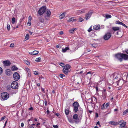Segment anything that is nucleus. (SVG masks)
I'll return each mask as SVG.
<instances>
[{
	"mask_svg": "<svg viewBox=\"0 0 128 128\" xmlns=\"http://www.w3.org/2000/svg\"><path fill=\"white\" fill-rule=\"evenodd\" d=\"M65 75L63 74H60V76L62 78L63 77L65 76Z\"/></svg>",
	"mask_w": 128,
	"mask_h": 128,
	"instance_id": "58836bf2",
	"label": "nucleus"
},
{
	"mask_svg": "<svg viewBox=\"0 0 128 128\" xmlns=\"http://www.w3.org/2000/svg\"><path fill=\"white\" fill-rule=\"evenodd\" d=\"M122 54L118 53L115 55V58L119 60L120 62L122 61Z\"/></svg>",
	"mask_w": 128,
	"mask_h": 128,
	"instance_id": "423d86ee",
	"label": "nucleus"
},
{
	"mask_svg": "<svg viewBox=\"0 0 128 128\" xmlns=\"http://www.w3.org/2000/svg\"><path fill=\"white\" fill-rule=\"evenodd\" d=\"M21 126L22 127H23L24 126V124L23 123H22L21 124Z\"/></svg>",
	"mask_w": 128,
	"mask_h": 128,
	"instance_id": "0e129e2a",
	"label": "nucleus"
},
{
	"mask_svg": "<svg viewBox=\"0 0 128 128\" xmlns=\"http://www.w3.org/2000/svg\"><path fill=\"white\" fill-rule=\"evenodd\" d=\"M38 51L36 50H34L32 52H29V54H30L36 55L38 54Z\"/></svg>",
	"mask_w": 128,
	"mask_h": 128,
	"instance_id": "4468645a",
	"label": "nucleus"
},
{
	"mask_svg": "<svg viewBox=\"0 0 128 128\" xmlns=\"http://www.w3.org/2000/svg\"><path fill=\"white\" fill-rule=\"evenodd\" d=\"M18 69V68L15 65L12 66L11 68V70L12 71L16 70Z\"/></svg>",
	"mask_w": 128,
	"mask_h": 128,
	"instance_id": "5701e85b",
	"label": "nucleus"
},
{
	"mask_svg": "<svg viewBox=\"0 0 128 128\" xmlns=\"http://www.w3.org/2000/svg\"><path fill=\"white\" fill-rule=\"evenodd\" d=\"M90 49H86L84 52V53L82 54V56L84 54H85L86 53H87V52H90Z\"/></svg>",
	"mask_w": 128,
	"mask_h": 128,
	"instance_id": "cd10ccee",
	"label": "nucleus"
},
{
	"mask_svg": "<svg viewBox=\"0 0 128 128\" xmlns=\"http://www.w3.org/2000/svg\"><path fill=\"white\" fill-rule=\"evenodd\" d=\"M111 34L110 32H108L104 36V39L105 40H108L111 37Z\"/></svg>",
	"mask_w": 128,
	"mask_h": 128,
	"instance_id": "0eeeda50",
	"label": "nucleus"
},
{
	"mask_svg": "<svg viewBox=\"0 0 128 128\" xmlns=\"http://www.w3.org/2000/svg\"><path fill=\"white\" fill-rule=\"evenodd\" d=\"M109 106V104L108 103H106L105 105V106L106 108L108 107Z\"/></svg>",
	"mask_w": 128,
	"mask_h": 128,
	"instance_id": "5fc2aeb1",
	"label": "nucleus"
},
{
	"mask_svg": "<svg viewBox=\"0 0 128 128\" xmlns=\"http://www.w3.org/2000/svg\"><path fill=\"white\" fill-rule=\"evenodd\" d=\"M59 64L62 67H64L65 66L64 64L62 62H60Z\"/></svg>",
	"mask_w": 128,
	"mask_h": 128,
	"instance_id": "4c0bfd02",
	"label": "nucleus"
},
{
	"mask_svg": "<svg viewBox=\"0 0 128 128\" xmlns=\"http://www.w3.org/2000/svg\"><path fill=\"white\" fill-rule=\"evenodd\" d=\"M7 29L8 30H9L10 28V27L9 24H8L7 26Z\"/></svg>",
	"mask_w": 128,
	"mask_h": 128,
	"instance_id": "a19ab883",
	"label": "nucleus"
},
{
	"mask_svg": "<svg viewBox=\"0 0 128 128\" xmlns=\"http://www.w3.org/2000/svg\"><path fill=\"white\" fill-rule=\"evenodd\" d=\"M122 60L123 59L125 60H127L128 59V55L126 54H122Z\"/></svg>",
	"mask_w": 128,
	"mask_h": 128,
	"instance_id": "f8f14e48",
	"label": "nucleus"
},
{
	"mask_svg": "<svg viewBox=\"0 0 128 128\" xmlns=\"http://www.w3.org/2000/svg\"><path fill=\"white\" fill-rule=\"evenodd\" d=\"M2 72V69L1 67H0V75L1 74Z\"/></svg>",
	"mask_w": 128,
	"mask_h": 128,
	"instance_id": "37998d69",
	"label": "nucleus"
},
{
	"mask_svg": "<svg viewBox=\"0 0 128 128\" xmlns=\"http://www.w3.org/2000/svg\"><path fill=\"white\" fill-rule=\"evenodd\" d=\"M53 127L54 128H58V126L57 125H53Z\"/></svg>",
	"mask_w": 128,
	"mask_h": 128,
	"instance_id": "79ce46f5",
	"label": "nucleus"
},
{
	"mask_svg": "<svg viewBox=\"0 0 128 128\" xmlns=\"http://www.w3.org/2000/svg\"><path fill=\"white\" fill-rule=\"evenodd\" d=\"M15 18H14L13 17L12 18V24H14L15 23Z\"/></svg>",
	"mask_w": 128,
	"mask_h": 128,
	"instance_id": "473e14b6",
	"label": "nucleus"
},
{
	"mask_svg": "<svg viewBox=\"0 0 128 128\" xmlns=\"http://www.w3.org/2000/svg\"><path fill=\"white\" fill-rule=\"evenodd\" d=\"M25 63L28 65H30V62L27 60H25L24 61Z\"/></svg>",
	"mask_w": 128,
	"mask_h": 128,
	"instance_id": "e433bc0d",
	"label": "nucleus"
},
{
	"mask_svg": "<svg viewBox=\"0 0 128 128\" xmlns=\"http://www.w3.org/2000/svg\"><path fill=\"white\" fill-rule=\"evenodd\" d=\"M101 109H104V104L101 106Z\"/></svg>",
	"mask_w": 128,
	"mask_h": 128,
	"instance_id": "c03bdc74",
	"label": "nucleus"
},
{
	"mask_svg": "<svg viewBox=\"0 0 128 128\" xmlns=\"http://www.w3.org/2000/svg\"><path fill=\"white\" fill-rule=\"evenodd\" d=\"M78 115H80V116H79L80 117V116H82V114L83 111L82 110H80L78 111Z\"/></svg>",
	"mask_w": 128,
	"mask_h": 128,
	"instance_id": "a878e982",
	"label": "nucleus"
},
{
	"mask_svg": "<svg viewBox=\"0 0 128 128\" xmlns=\"http://www.w3.org/2000/svg\"><path fill=\"white\" fill-rule=\"evenodd\" d=\"M105 17L106 18L108 19V18H111L112 17V16L110 15H108V14H107L106 15Z\"/></svg>",
	"mask_w": 128,
	"mask_h": 128,
	"instance_id": "c756f323",
	"label": "nucleus"
},
{
	"mask_svg": "<svg viewBox=\"0 0 128 128\" xmlns=\"http://www.w3.org/2000/svg\"><path fill=\"white\" fill-rule=\"evenodd\" d=\"M90 74L91 75H92V73L90 72H87V73L86 74Z\"/></svg>",
	"mask_w": 128,
	"mask_h": 128,
	"instance_id": "6e6d98bb",
	"label": "nucleus"
},
{
	"mask_svg": "<svg viewBox=\"0 0 128 128\" xmlns=\"http://www.w3.org/2000/svg\"><path fill=\"white\" fill-rule=\"evenodd\" d=\"M44 104H45L46 106H47V101H46V100L45 101Z\"/></svg>",
	"mask_w": 128,
	"mask_h": 128,
	"instance_id": "052dcab7",
	"label": "nucleus"
},
{
	"mask_svg": "<svg viewBox=\"0 0 128 128\" xmlns=\"http://www.w3.org/2000/svg\"><path fill=\"white\" fill-rule=\"evenodd\" d=\"M85 12V11L84 10H83L81 11L80 13L81 14H83Z\"/></svg>",
	"mask_w": 128,
	"mask_h": 128,
	"instance_id": "69168bd1",
	"label": "nucleus"
},
{
	"mask_svg": "<svg viewBox=\"0 0 128 128\" xmlns=\"http://www.w3.org/2000/svg\"><path fill=\"white\" fill-rule=\"evenodd\" d=\"M11 87L12 88L14 89H18V84L16 81H13L11 84Z\"/></svg>",
	"mask_w": 128,
	"mask_h": 128,
	"instance_id": "20e7f679",
	"label": "nucleus"
},
{
	"mask_svg": "<svg viewBox=\"0 0 128 128\" xmlns=\"http://www.w3.org/2000/svg\"><path fill=\"white\" fill-rule=\"evenodd\" d=\"M1 96L2 99L5 100H7L9 98V95L7 92H4L1 94Z\"/></svg>",
	"mask_w": 128,
	"mask_h": 128,
	"instance_id": "f03ea898",
	"label": "nucleus"
},
{
	"mask_svg": "<svg viewBox=\"0 0 128 128\" xmlns=\"http://www.w3.org/2000/svg\"><path fill=\"white\" fill-rule=\"evenodd\" d=\"M35 61L37 62H40L41 61V58H36L35 60Z\"/></svg>",
	"mask_w": 128,
	"mask_h": 128,
	"instance_id": "c85d7f7f",
	"label": "nucleus"
},
{
	"mask_svg": "<svg viewBox=\"0 0 128 128\" xmlns=\"http://www.w3.org/2000/svg\"><path fill=\"white\" fill-rule=\"evenodd\" d=\"M62 71L66 75H67L68 72H69V70L66 69H63Z\"/></svg>",
	"mask_w": 128,
	"mask_h": 128,
	"instance_id": "6ab92c4d",
	"label": "nucleus"
},
{
	"mask_svg": "<svg viewBox=\"0 0 128 128\" xmlns=\"http://www.w3.org/2000/svg\"><path fill=\"white\" fill-rule=\"evenodd\" d=\"M92 13V12H88V14L86 15L85 18L86 20L90 18Z\"/></svg>",
	"mask_w": 128,
	"mask_h": 128,
	"instance_id": "9b49d317",
	"label": "nucleus"
},
{
	"mask_svg": "<svg viewBox=\"0 0 128 128\" xmlns=\"http://www.w3.org/2000/svg\"><path fill=\"white\" fill-rule=\"evenodd\" d=\"M46 16H45V18L46 20H48L50 15L51 12L50 10H48L46 11Z\"/></svg>",
	"mask_w": 128,
	"mask_h": 128,
	"instance_id": "1a4fd4ad",
	"label": "nucleus"
},
{
	"mask_svg": "<svg viewBox=\"0 0 128 128\" xmlns=\"http://www.w3.org/2000/svg\"><path fill=\"white\" fill-rule=\"evenodd\" d=\"M29 34H26V35L25 36V39H26V40H27L29 39Z\"/></svg>",
	"mask_w": 128,
	"mask_h": 128,
	"instance_id": "2f4dec72",
	"label": "nucleus"
},
{
	"mask_svg": "<svg viewBox=\"0 0 128 128\" xmlns=\"http://www.w3.org/2000/svg\"><path fill=\"white\" fill-rule=\"evenodd\" d=\"M26 70L28 72V73H29V72H30V70L28 68H27Z\"/></svg>",
	"mask_w": 128,
	"mask_h": 128,
	"instance_id": "4d7b16f0",
	"label": "nucleus"
},
{
	"mask_svg": "<svg viewBox=\"0 0 128 128\" xmlns=\"http://www.w3.org/2000/svg\"><path fill=\"white\" fill-rule=\"evenodd\" d=\"M13 77L14 79L16 81L18 80L20 78L19 74L16 72H15L14 73Z\"/></svg>",
	"mask_w": 128,
	"mask_h": 128,
	"instance_id": "39448f33",
	"label": "nucleus"
},
{
	"mask_svg": "<svg viewBox=\"0 0 128 128\" xmlns=\"http://www.w3.org/2000/svg\"><path fill=\"white\" fill-rule=\"evenodd\" d=\"M96 124H98L99 125V126H101V125H100V122L99 121H98L97 123H96Z\"/></svg>",
	"mask_w": 128,
	"mask_h": 128,
	"instance_id": "13d9d810",
	"label": "nucleus"
},
{
	"mask_svg": "<svg viewBox=\"0 0 128 128\" xmlns=\"http://www.w3.org/2000/svg\"><path fill=\"white\" fill-rule=\"evenodd\" d=\"M79 20L80 22H82L84 20L82 18H79Z\"/></svg>",
	"mask_w": 128,
	"mask_h": 128,
	"instance_id": "de8ad7c7",
	"label": "nucleus"
},
{
	"mask_svg": "<svg viewBox=\"0 0 128 128\" xmlns=\"http://www.w3.org/2000/svg\"><path fill=\"white\" fill-rule=\"evenodd\" d=\"M102 96L104 99L106 98L107 94L106 92H102Z\"/></svg>",
	"mask_w": 128,
	"mask_h": 128,
	"instance_id": "dca6fc26",
	"label": "nucleus"
},
{
	"mask_svg": "<svg viewBox=\"0 0 128 128\" xmlns=\"http://www.w3.org/2000/svg\"><path fill=\"white\" fill-rule=\"evenodd\" d=\"M9 70L7 69L6 70V74L8 75H10V71H8V70Z\"/></svg>",
	"mask_w": 128,
	"mask_h": 128,
	"instance_id": "c9c22d12",
	"label": "nucleus"
},
{
	"mask_svg": "<svg viewBox=\"0 0 128 128\" xmlns=\"http://www.w3.org/2000/svg\"><path fill=\"white\" fill-rule=\"evenodd\" d=\"M46 10V8L45 6H42L38 10V13L40 16H41L44 13Z\"/></svg>",
	"mask_w": 128,
	"mask_h": 128,
	"instance_id": "7ed1b4c3",
	"label": "nucleus"
},
{
	"mask_svg": "<svg viewBox=\"0 0 128 128\" xmlns=\"http://www.w3.org/2000/svg\"><path fill=\"white\" fill-rule=\"evenodd\" d=\"M75 20V19H74L73 18H72L69 19L68 21L70 22L71 21H73Z\"/></svg>",
	"mask_w": 128,
	"mask_h": 128,
	"instance_id": "f704fd0d",
	"label": "nucleus"
},
{
	"mask_svg": "<svg viewBox=\"0 0 128 128\" xmlns=\"http://www.w3.org/2000/svg\"><path fill=\"white\" fill-rule=\"evenodd\" d=\"M30 126H29L28 127L29 128H34V127L33 126H30Z\"/></svg>",
	"mask_w": 128,
	"mask_h": 128,
	"instance_id": "e2e57ef3",
	"label": "nucleus"
},
{
	"mask_svg": "<svg viewBox=\"0 0 128 128\" xmlns=\"http://www.w3.org/2000/svg\"><path fill=\"white\" fill-rule=\"evenodd\" d=\"M65 13H63L61 15H60V20L62 19L63 18H64L65 16Z\"/></svg>",
	"mask_w": 128,
	"mask_h": 128,
	"instance_id": "4be33fe9",
	"label": "nucleus"
},
{
	"mask_svg": "<svg viewBox=\"0 0 128 128\" xmlns=\"http://www.w3.org/2000/svg\"><path fill=\"white\" fill-rule=\"evenodd\" d=\"M62 52H66V51L69 50V48L68 47H67L64 48H62Z\"/></svg>",
	"mask_w": 128,
	"mask_h": 128,
	"instance_id": "b1692460",
	"label": "nucleus"
},
{
	"mask_svg": "<svg viewBox=\"0 0 128 128\" xmlns=\"http://www.w3.org/2000/svg\"><path fill=\"white\" fill-rule=\"evenodd\" d=\"M73 118L74 119L75 122L76 123H78L80 121L79 118H78V115L77 114H74L73 116Z\"/></svg>",
	"mask_w": 128,
	"mask_h": 128,
	"instance_id": "6e6552de",
	"label": "nucleus"
},
{
	"mask_svg": "<svg viewBox=\"0 0 128 128\" xmlns=\"http://www.w3.org/2000/svg\"><path fill=\"white\" fill-rule=\"evenodd\" d=\"M72 106L74 107V110L75 113H76L78 111V108L80 106L79 103L77 102H74L73 103Z\"/></svg>",
	"mask_w": 128,
	"mask_h": 128,
	"instance_id": "f257e3e1",
	"label": "nucleus"
},
{
	"mask_svg": "<svg viewBox=\"0 0 128 128\" xmlns=\"http://www.w3.org/2000/svg\"><path fill=\"white\" fill-rule=\"evenodd\" d=\"M6 116H4V117H2L1 119L0 120H2L6 118Z\"/></svg>",
	"mask_w": 128,
	"mask_h": 128,
	"instance_id": "603ef678",
	"label": "nucleus"
},
{
	"mask_svg": "<svg viewBox=\"0 0 128 128\" xmlns=\"http://www.w3.org/2000/svg\"><path fill=\"white\" fill-rule=\"evenodd\" d=\"M77 28H72L69 30V32L72 34H74V31L76 30Z\"/></svg>",
	"mask_w": 128,
	"mask_h": 128,
	"instance_id": "f3484780",
	"label": "nucleus"
},
{
	"mask_svg": "<svg viewBox=\"0 0 128 128\" xmlns=\"http://www.w3.org/2000/svg\"><path fill=\"white\" fill-rule=\"evenodd\" d=\"M39 21L41 22L42 23H43L44 22V19L41 17H39L38 18Z\"/></svg>",
	"mask_w": 128,
	"mask_h": 128,
	"instance_id": "393cba45",
	"label": "nucleus"
},
{
	"mask_svg": "<svg viewBox=\"0 0 128 128\" xmlns=\"http://www.w3.org/2000/svg\"><path fill=\"white\" fill-rule=\"evenodd\" d=\"M55 114L57 116H58L60 115V114L59 113H55Z\"/></svg>",
	"mask_w": 128,
	"mask_h": 128,
	"instance_id": "774afa93",
	"label": "nucleus"
},
{
	"mask_svg": "<svg viewBox=\"0 0 128 128\" xmlns=\"http://www.w3.org/2000/svg\"><path fill=\"white\" fill-rule=\"evenodd\" d=\"M126 122H124L121 124L120 126V128H122L124 127L126 124Z\"/></svg>",
	"mask_w": 128,
	"mask_h": 128,
	"instance_id": "a211bd4d",
	"label": "nucleus"
},
{
	"mask_svg": "<svg viewBox=\"0 0 128 128\" xmlns=\"http://www.w3.org/2000/svg\"><path fill=\"white\" fill-rule=\"evenodd\" d=\"M68 121L71 123H72L73 122V120L71 119H70Z\"/></svg>",
	"mask_w": 128,
	"mask_h": 128,
	"instance_id": "8fccbe9b",
	"label": "nucleus"
},
{
	"mask_svg": "<svg viewBox=\"0 0 128 128\" xmlns=\"http://www.w3.org/2000/svg\"><path fill=\"white\" fill-rule=\"evenodd\" d=\"M30 21V22H28V23H27V24L28 25V24H29V26H30L31 25V23L30 22V21Z\"/></svg>",
	"mask_w": 128,
	"mask_h": 128,
	"instance_id": "680f3d73",
	"label": "nucleus"
},
{
	"mask_svg": "<svg viewBox=\"0 0 128 128\" xmlns=\"http://www.w3.org/2000/svg\"><path fill=\"white\" fill-rule=\"evenodd\" d=\"M94 29L95 30H97L100 28V26L98 25L97 26H94Z\"/></svg>",
	"mask_w": 128,
	"mask_h": 128,
	"instance_id": "aec40b11",
	"label": "nucleus"
},
{
	"mask_svg": "<svg viewBox=\"0 0 128 128\" xmlns=\"http://www.w3.org/2000/svg\"><path fill=\"white\" fill-rule=\"evenodd\" d=\"M70 68V66L68 64H67L64 66L63 69H66V70H69Z\"/></svg>",
	"mask_w": 128,
	"mask_h": 128,
	"instance_id": "ddd939ff",
	"label": "nucleus"
},
{
	"mask_svg": "<svg viewBox=\"0 0 128 128\" xmlns=\"http://www.w3.org/2000/svg\"><path fill=\"white\" fill-rule=\"evenodd\" d=\"M65 112L66 115L68 114H69V110L68 109H66L65 110Z\"/></svg>",
	"mask_w": 128,
	"mask_h": 128,
	"instance_id": "bb28decb",
	"label": "nucleus"
},
{
	"mask_svg": "<svg viewBox=\"0 0 128 128\" xmlns=\"http://www.w3.org/2000/svg\"><path fill=\"white\" fill-rule=\"evenodd\" d=\"M32 19V17H31V16H29V17H28V22H29V21H30Z\"/></svg>",
	"mask_w": 128,
	"mask_h": 128,
	"instance_id": "09e8293b",
	"label": "nucleus"
},
{
	"mask_svg": "<svg viewBox=\"0 0 128 128\" xmlns=\"http://www.w3.org/2000/svg\"><path fill=\"white\" fill-rule=\"evenodd\" d=\"M3 63L4 66H10L11 63L10 61L8 60H6L3 61Z\"/></svg>",
	"mask_w": 128,
	"mask_h": 128,
	"instance_id": "9d476101",
	"label": "nucleus"
},
{
	"mask_svg": "<svg viewBox=\"0 0 128 128\" xmlns=\"http://www.w3.org/2000/svg\"><path fill=\"white\" fill-rule=\"evenodd\" d=\"M33 120V118H31L28 119V121H32Z\"/></svg>",
	"mask_w": 128,
	"mask_h": 128,
	"instance_id": "bf43d9fd",
	"label": "nucleus"
},
{
	"mask_svg": "<svg viewBox=\"0 0 128 128\" xmlns=\"http://www.w3.org/2000/svg\"><path fill=\"white\" fill-rule=\"evenodd\" d=\"M92 46H93V47H94V48H95L96 47V44H93L92 45Z\"/></svg>",
	"mask_w": 128,
	"mask_h": 128,
	"instance_id": "338daca9",
	"label": "nucleus"
},
{
	"mask_svg": "<svg viewBox=\"0 0 128 128\" xmlns=\"http://www.w3.org/2000/svg\"><path fill=\"white\" fill-rule=\"evenodd\" d=\"M96 91L97 92H98V86H96Z\"/></svg>",
	"mask_w": 128,
	"mask_h": 128,
	"instance_id": "864d4df0",
	"label": "nucleus"
},
{
	"mask_svg": "<svg viewBox=\"0 0 128 128\" xmlns=\"http://www.w3.org/2000/svg\"><path fill=\"white\" fill-rule=\"evenodd\" d=\"M115 23L116 24H119L120 25H121L122 24V22H121L120 21H116V22Z\"/></svg>",
	"mask_w": 128,
	"mask_h": 128,
	"instance_id": "72a5a7b5",
	"label": "nucleus"
},
{
	"mask_svg": "<svg viewBox=\"0 0 128 128\" xmlns=\"http://www.w3.org/2000/svg\"><path fill=\"white\" fill-rule=\"evenodd\" d=\"M91 28H92V26H91L89 28L88 30L89 32H91V31L92 30Z\"/></svg>",
	"mask_w": 128,
	"mask_h": 128,
	"instance_id": "a18cd8bd",
	"label": "nucleus"
},
{
	"mask_svg": "<svg viewBox=\"0 0 128 128\" xmlns=\"http://www.w3.org/2000/svg\"><path fill=\"white\" fill-rule=\"evenodd\" d=\"M14 46V44L13 43H12L10 44V46L11 47H13Z\"/></svg>",
	"mask_w": 128,
	"mask_h": 128,
	"instance_id": "49530a36",
	"label": "nucleus"
},
{
	"mask_svg": "<svg viewBox=\"0 0 128 128\" xmlns=\"http://www.w3.org/2000/svg\"><path fill=\"white\" fill-rule=\"evenodd\" d=\"M112 29L114 31H116L119 30L120 28L118 27H113Z\"/></svg>",
	"mask_w": 128,
	"mask_h": 128,
	"instance_id": "412c9836",
	"label": "nucleus"
},
{
	"mask_svg": "<svg viewBox=\"0 0 128 128\" xmlns=\"http://www.w3.org/2000/svg\"><path fill=\"white\" fill-rule=\"evenodd\" d=\"M38 72L36 71H35L34 72V74L35 75H38Z\"/></svg>",
	"mask_w": 128,
	"mask_h": 128,
	"instance_id": "3c124183",
	"label": "nucleus"
},
{
	"mask_svg": "<svg viewBox=\"0 0 128 128\" xmlns=\"http://www.w3.org/2000/svg\"><path fill=\"white\" fill-rule=\"evenodd\" d=\"M11 87L10 86H7V89L8 90H9L11 89Z\"/></svg>",
	"mask_w": 128,
	"mask_h": 128,
	"instance_id": "ea45409f",
	"label": "nucleus"
},
{
	"mask_svg": "<svg viewBox=\"0 0 128 128\" xmlns=\"http://www.w3.org/2000/svg\"><path fill=\"white\" fill-rule=\"evenodd\" d=\"M128 112V109H126L123 112V115H124L126 114Z\"/></svg>",
	"mask_w": 128,
	"mask_h": 128,
	"instance_id": "7c9ffc66",
	"label": "nucleus"
},
{
	"mask_svg": "<svg viewBox=\"0 0 128 128\" xmlns=\"http://www.w3.org/2000/svg\"><path fill=\"white\" fill-rule=\"evenodd\" d=\"M109 123L112 125H118V122H116L114 121H111L109 122Z\"/></svg>",
	"mask_w": 128,
	"mask_h": 128,
	"instance_id": "2eb2a0df",
	"label": "nucleus"
}]
</instances>
